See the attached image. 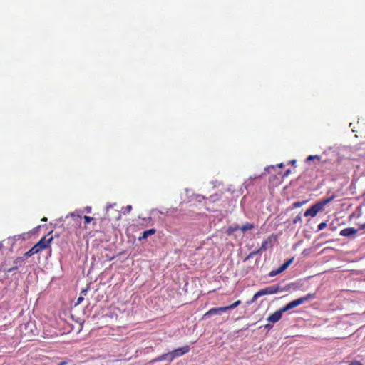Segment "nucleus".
Wrapping results in <instances>:
<instances>
[{
	"label": "nucleus",
	"instance_id": "4be33fe9",
	"mask_svg": "<svg viewBox=\"0 0 365 365\" xmlns=\"http://www.w3.org/2000/svg\"><path fill=\"white\" fill-rule=\"evenodd\" d=\"M327 225L326 222H322V223L319 224V225L317 227V231L322 230L323 229H324L327 227Z\"/></svg>",
	"mask_w": 365,
	"mask_h": 365
},
{
	"label": "nucleus",
	"instance_id": "4c0bfd02",
	"mask_svg": "<svg viewBox=\"0 0 365 365\" xmlns=\"http://www.w3.org/2000/svg\"><path fill=\"white\" fill-rule=\"evenodd\" d=\"M295 162H296V160H294L291 161V163H292V164H294Z\"/></svg>",
	"mask_w": 365,
	"mask_h": 365
},
{
	"label": "nucleus",
	"instance_id": "1a4fd4ad",
	"mask_svg": "<svg viewBox=\"0 0 365 365\" xmlns=\"http://www.w3.org/2000/svg\"><path fill=\"white\" fill-rule=\"evenodd\" d=\"M357 232V230L354 227H348L343 229L340 232V235L349 238H354Z\"/></svg>",
	"mask_w": 365,
	"mask_h": 365
},
{
	"label": "nucleus",
	"instance_id": "39448f33",
	"mask_svg": "<svg viewBox=\"0 0 365 365\" xmlns=\"http://www.w3.org/2000/svg\"><path fill=\"white\" fill-rule=\"evenodd\" d=\"M190 350V348L188 345H185L182 347L177 348L172 351H170L171 357L170 361H173L175 359L180 357L187 353H188Z\"/></svg>",
	"mask_w": 365,
	"mask_h": 365
},
{
	"label": "nucleus",
	"instance_id": "473e14b6",
	"mask_svg": "<svg viewBox=\"0 0 365 365\" xmlns=\"http://www.w3.org/2000/svg\"><path fill=\"white\" fill-rule=\"evenodd\" d=\"M360 229L361 230L365 229V223L361 225Z\"/></svg>",
	"mask_w": 365,
	"mask_h": 365
},
{
	"label": "nucleus",
	"instance_id": "c9c22d12",
	"mask_svg": "<svg viewBox=\"0 0 365 365\" xmlns=\"http://www.w3.org/2000/svg\"><path fill=\"white\" fill-rule=\"evenodd\" d=\"M293 222L297 223V218L294 219Z\"/></svg>",
	"mask_w": 365,
	"mask_h": 365
},
{
	"label": "nucleus",
	"instance_id": "f03ea898",
	"mask_svg": "<svg viewBox=\"0 0 365 365\" xmlns=\"http://www.w3.org/2000/svg\"><path fill=\"white\" fill-rule=\"evenodd\" d=\"M68 217H71V220L73 221V225L75 226L74 233L77 238L79 239L83 232V229L81 227L82 216L81 214H76V212H73L68 215L66 218Z\"/></svg>",
	"mask_w": 365,
	"mask_h": 365
},
{
	"label": "nucleus",
	"instance_id": "cd10ccee",
	"mask_svg": "<svg viewBox=\"0 0 365 365\" xmlns=\"http://www.w3.org/2000/svg\"><path fill=\"white\" fill-rule=\"evenodd\" d=\"M87 291L88 289H83L81 292V295L83 296V295H86V293H87Z\"/></svg>",
	"mask_w": 365,
	"mask_h": 365
},
{
	"label": "nucleus",
	"instance_id": "6ab92c4d",
	"mask_svg": "<svg viewBox=\"0 0 365 365\" xmlns=\"http://www.w3.org/2000/svg\"><path fill=\"white\" fill-rule=\"evenodd\" d=\"M34 254H36V253L35 252V250H34L33 248L31 247L29 251H27L24 253V259L26 258H28V257L34 255Z\"/></svg>",
	"mask_w": 365,
	"mask_h": 365
},
{
	"label": "nucleus",
	"instance_id": "72a5a7b5",
	"mask_svg": "<svg viewBox=\"0 0 365 365\" xmlns=\"http://www.w3.org/2000/svg\"><path fill=\"white\" fill-rule=\"evenodd\" d=\"M270 327H272V326L270 324L265 325V328H270Z\"/></svg>",
	"mask_w": 365,
	"mask_h": 365
},
{
	"label": "nucleus",
	"instance_id": "2eb2a0df",
	"mask_svg": "<svg viewBox=\"0 0 365 365\" xmlns=\"http://www.w3.org/2000/svg\"><path fill=\"white\" fill-rule=\"evenodd\" d=\"M240 304H241V301L240 300H237L235 302H233L232 304H230L228 306H225V307L226 308V311H227V310L233 309L236 308Z\"/></svg>",
	"mask_w": 365,
	"mask_h": 365
},
{
	"label": "nucleus",
	"instance_id": "c85d7f7f",
	"mask_svg": "<svg viewBox=\"0 0 365 365\" xmlns=\"http://www.w3.org/2000/svg\"><path fill=\"white\" fill-rule=\"evenodd\" d=\"M253 252H250L249 255L247 256V259L252 258L254 255H256L257 254H252Z\"/></svg>",
	"mask_w": 365,
	"mask_h": 365
},
{
	"label": "nucleus",
	"instance_id": "b1692460",
	"mask_svg": "<svg viewBox=\"0 0 365 365\" xmlns=\"http://www.w3.org/2000/svg\"><path fill=\"white\" fill-rule=\"evenodd\" d=\"M320 157L319 155H309L307 157V160H311L313 159H319Z\"/></svg>",
	"mask_w": 365,
	"mask_h": 365
},
{
	"label": "nucleus",
	"instance_id": "bb28decb",
	"mask_svg": "<svg viewBox=\"0 0 365 365\" xmlns=\"http://www.w3.org/2000/svg\"><path fill=\"white\" fill-rule=\"evenodd\" d=\"M349 365H363V364L359 361H351Z\"/></svg>",
	"mask_w": 365,
	"mask_h": 365
},
{
	"label": "nucleus",
	"instance_id": "ddd939ff",
	"mask_svg": "<svg viewBox=\"0 0 365 365\" xmlns=\"http://www.w3.org/2000/svg\"><path fill=\"white\" fill-rule=\"evenodd\" d=\"M155 233V230L152 228V229H149V230H145L143 232V235L141 237H139V240H141V239H145L147 238L149 235H152L153 234Z\"/></svg>",
	"mask_w": 365,
	"mask_h": 365
},
{
	"label": "nucleus",
	"instance_id": "9d476101",
	"mask_svg": "<svg viewBox=\"0 0 365 365\" xmlns=\"http://www.w3.org/2000/svg\"><path fill=\"white\" fill-rule=\"evenodd\" d=\"M322 209L320 208V206L316 203L305 211L304 216L314 217Z\"/></svg>",
	"mask_w": 365,
	"mask_h": 365
},
{
	"label": "nucleus",
	"instance_id": "7ed1b4c3",
	"mask_svg": "<svg viewBox=\"0 0 365 365\" xmlns=\"http://www.w3.org/2000/svg\"><path fill=\"white\" fill-rule=\"evenodd\" d=\"M277 241V236L271 235L266 238L262 243L261 247L255 251H253L252 254H262L264 251L272 247V243Z\"/></svg>",
	"mask_w": 365,
	"mask_h": 365
},
{
	"label": "nucleus",
	"instance_id": "7c9ffc66",
	"mask_svg": "<svg viewBox=\"0 0 365 365\" xmlns=\"http://www.w3.org/2000/svg\"><path fill=\"white\" fill-rule=\"evenodd\" d=\"M66 364H67L66 361H61L59 364H58V365H66Z\"/></svg>",
	"mask_w": 365,
	"mask_h": 365
},
{
	"label": "nucleus",
	"instance_id": "423d86ee",
	"mask_svg": "<svg viewBox=\"0 0 365 365\" xmlns=\"http://www.w3.org/2000/svg\"><path fill=\"white\" fill-rule=\"evenodd\" d=\"M294 258L292 257L289 259H288L287 262L283 263L278 269L272 270L269 273V276L272 277H274L282 272H283L284 270H286L289 266L294 262Z\"/></svg>",
	"mask_w": 365,
	"mask_h": 365
},
{
	"label": "nucleus",
	"instance_id": "20e7f679",
	"mask_svg": "<svg viewBox=\"0 0 365 365\" xmlns=\"http://www.w3.org/2000/svg\"><path fill=\"white\" fill-rule=\"evenodd\" d=\"M52 240L53 237L46 239V236H44L34 246H33L32 248L34 250H35L36 253H38L39 252L48 247Z\"/></svg>",
	"mask_w": 365,
	"mask_h": 365
},
{
	"label": "nucleus",
	"instance_id": "f257e3e1",
	"mask_svg": "<svg viewBox=\"0 0 365 365\" xmlns=\"http://www.w3.org/2000/svg\"><path fill=\"white\" fill-rule=\"evenodd\" d=\"M296 307H297V299L290 302L289 304L284 306L280 309L276 311L275 312H274L273 314L269 315L267 318V321L272 322V323H276L282 318V314L283 312H287L291 309H293Z\"/></svg>",
	"mask_w": 365,
	"mask_h": 365
},
{
	"label": "nucleus",
	"instance_id": "0eeeda50",
	"mask_svg": "<svg viewBox=\"0 0 365 365\" xmlns=\"http://www.w3.org/2000/svg\"><path fill=\"white\" fill-rule=\"evenodd\" d=\"M279 289V285H272L259 290L261 297L276 294Z\"/></svg>",
	"mask_w": 365,
	"mask_h": 365
},
{
	"label": "nucleus",
	"instance_id": "a878e982",
	"mask_svg": "<svg viewBox=\"0 0 365 365\" xmlns=\"http://www.w3.org/2000/svg\"><path fill=\"white\" fill-rule=\"evenodd\" d=\"M18 269V265H15L11 268H9L8 270H7V272L10 273V272H12L13 271H15Z\"/></svg>",
	"mask_w": 365,
	"mask_h": 365
},
{
	"label": "nucleus",
	"instance_id": "dca6fc26",
	"mask_svg": "<svg viewBox=\"0 0 365 365\" xmlns=\"http://www.w3.org/2000/svg\"><path fill=\"white\" fill-rule=\"evenodd\" d=\"M253 228H254V225H253V224H251V223H246L245 225H242V226L240 227V230H241L242 232H245V231H247V230H252Z\"/></svg>",
	"mask_w": 365,
	"mask_h": 365
},
{
	"label": "nucleus",
	"instance_id": "c756f323",
	"mask_svg": "<svg viewBox=\"0 0 365 365\" xmlns=\"http://www.w3.org/2000/svg\"><path fill=\"white\" fill-rule=\"evenodd\" d=\"M126 210L128 212H130L132 209V206L131 205H128L126 207H125Z\"/></svg>",
	"mask_w": 365,
	"mask_h": 365
},
{
	"label": "nucleus",
	"instance_id": "e433bc0d",
	"mask_svg": "<svg viewBox=\"0 0 365 365\" xmlns=\"http://www.w3.org/2000/svg\"><path fill=\"white\" fill-rule=\"evenodd\" d=\"M289 173V170H287L284 175H287Z\"/></svg>",
	"mask_w": 365,
	"mask_h": 365
},
{
	"label": "nucleus",
	"instance_id": "f8f14e48",
	"mask_svg": "<svg viewBox=\"0 0 365 365\" xmlns=\"http://www.w3.org/2000/svg\"><path fill=\"white\" fill-rule=\"evenodd\" d=\"M170 357H171V354H170V352H168V353L162 354L160 356L157 357L156 359H153V362H158V361H164V360H167L169 362H172L173 361H170Z\"/></svg>",
	"mask_w": 365,
	"mask_h": 365
},
{
	"label": "nucleus",
	"instance_id": "9b49d317",
	"mask_svg": "<svg viewBox=\"0 0 365 365\" xmlns=\"http://www.w3.org/2000/svg\"><path fill=\"white\" fill-rule=\"evenodd\" d=\"M315 298V294H308L304 297H301L298 298V305H300L307 301L313 299Z\"/></svg>",
	"mask_w": 365,
	"mask_h": 365
},
{
	"label": "nucleus",
	"instance_id": "f704fd0d",
	"mask_svg": "<svg viewBox=\"0 0 365 365\" xmlns=\"http://www.w3.org/2000/svg\"><path fill=\"white\" fill-rule=\"evenodd\" d=\"M292 205H293L294 207H297V202H294V203L292 204Z\"/></svg>",
	"mask_w": 365,
	"mask_h": 365
},
{
	"label": "nucleus",
	"instance_id": "393cba45",
	"mask_svg": "<svg viewBox=\"0 0 365 365\" xmlns=\"http://www.w3.org/2000/svg\"><path fill=\"white\" fill-rule=\"evenodd\" d=\"M83 299H84L83 296L80 295L77 299V302H76V305L81 304Z\"/></svg>",
	"mask_w": 365,
	"mask_h": 365
},
{
	"label": "nucleus",
	"instance_id": "58836bf2",
	"mask_svg": "<svg viewBox=\"0 0 365 365\" xmlns=\"http://www.w3.org/2000/svg\"><path fill=\"white\" fill-rule=\"evenodd\" d=\"M3 245L0 242V250L2 248Z\"/></svg>",
	"mask_w": 365,
	"mask_h": 365
},
{
	"label": "nucleus",
	"instance_id": "6e6552de",
	"mask_svg": "<svg viewBox=\"0 0 365 365\" xmlns=\"http://www.w3.org/2000/svg\"><path fill=\"white\" fill-rule=\"evenodd\" d=\"M226 312V308L225 307L212 308L203 315L202 319H207L214 314H221L222 312Z\"/></svg>",
	"mask_w": 365,
	"mask_h": 365
},
{
	"label": "nucleus",
	"instance_id": "a211bd4d",
	"mask_svg": "<svg viewBox=\"0 0 365 365\" xmlns=\"http://www.w3.org/2000/svg\"><path fill=\"white\" fill-rule=\"evenodd\" d=\"M261 295L259 294V292H257L254 295L253 297H252V299H250V301L247 302V304H252L254 303L259 297H260Z\"/></svg>",
	"mask_w": 365,
	"mask_h": 365
},
{
	"label": "nucleus",
	"instance_id": "f3484780",
	"mask_svg": "<svg viewBox=\"0 0 365 365\" xmlns=\"http://www.w3.org/2000/svg\"><path fill=\"white\" fill-rule=\"evenodd\" d=\"M24 262V257H17L16 259H14V264L15 265H18V267H21L22 265V263Z\"/></svg>",
	"mask_w": 365,
	"mask_h": 365
},
{
	"label": "nucleus",
	"instance_id": "aec40b11",
	"mask_svg": "<svg viewBox=\"0 0 365 365\" xmlns=\"http://www.w3.org/2000/svg\"><path fill=\"white\" fill-rule=\"evenodd\" d=\"M239 229H240V227H239L238 226L230 227L227 230V233L229 235H231L232 233H233L234 232L237 231Z\"/></svg>",
	"mask_w": 365,
	"mask_h": 365
},
{
	"label": "nucleus",
	"instance_id": "4468645a",
	"mask_svg": "<svg viewBox=\"0 0 365 365\" xmlns=\"http://www.w3.org/2000/svg\"><path fill=\"white\" fill-rule=\"evenodd\" d=\"M334 198V196H331L329 198H327L325 200H323L319 202H317V204L319 205V206H320V208L322 209V210H323L324 207L328 204L329 202H330Z\"/></svg>",
	"mask_w": 365,
	"mask_h": 365
},
{
	"label": "nucleus",
	"instance_id": "412c9836",
	"mask_svg": "<svg viewBox=\"0 0 365 365\" xmlns=\"http://www.w3.org/2000/svg\"><path fill=\"white\" fill-rule=\"evenodd\" d=\"M83 219H84V222H85V224H86H86H88V223H90L91 222H92V221H93V220H94L93 217H89V216H87V215H85V216L83 217Z\"/></svg>",
	"mask_w": 365,
	"mask_h": 365
},
{
	"label": "nucleus",
	"instance_id": "2f4dec72",
	"mask_svg": "<svg viewBox=\"0 0 365 365\" xmlns=\"http://www.w3.org/2000/svg\"><path fill=\"white\" fill-rule=\"evenodd\" d=\"M42 222H46L48 220L46 217H43L41 220Z\"/></svg>",
	"mask_w": 365,
	"mask_h": 365
},
{
	"label": "nucleus",
	"instance_id": "5701e85b",
	"mask_svg": "<svg viewBox=\"0 0 365 365\" xmlns=\"http://www.w3.org/2000/svg\"><path fill=\"white\" fill-rule=\"evenodd\" d=\"M311 252V250L310 249H305L302 253V255L306 257L308 255H309Z\"/></svg>",
	"mask_w": 365,
	"mask_h": 365
}]
</instances>
